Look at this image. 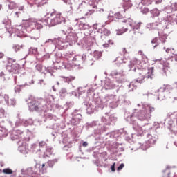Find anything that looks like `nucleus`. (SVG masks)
<instances>
[{
    "label": "nucleus",
    "instance_id": "21",
    "mask_svg": "<svg viewBox=\"0 0 177 177\" xmlns=\"http://www.w3.org/2000/svg\"><path fill=\"white\" fill-rule=\"evenodd\" d=\"M65 81L66 82H71V81H74V80H75V77H73V76H70V77H66L65 78Z\"/></svg>",
    "mask_w": 177,
    "mask_h": 177
},
{
    "label": "nucleus",
    "instance_id": "26",
    "mask_svg": "<svg viewBox=\"0 0 177 177\" xmlns=\"http://www.w3.org/2000/svg\"><path fill=\"white\" fill-rule=\"evenodd\" d=\"M111 169L112 172H115V162H114L113 165L111 167Z\"/></svg>",
    "mask_w": 177,
    "mask_h": 177
},
{
    "label": "nucleus",
    "instance_id": "8",
    "mask_svg": "<svg viewBox=\"0 0 177 177\" xmlns=\"http://www.w3.org/2000/svg\"><path fill=\"white\" fill-rule=\"evenodd\" d=\"M81 122V115L77 114L72 118L71 123L73 125H78V124Z\"/></svg>",
    "mask_w": 177,
    "mask_h": 177
},
{
    "label": "nucleus",
    "instance_id": "18",
    "mask_svg": "<svg viewBox=\"0 0 177 177\" xmlns=\"http://www.w3.org/2000/svg\"><path fill=\"white\" fill-rule=\"evenodd\" d=\"M94 57L96 58L97 59H100V57H102V53L98 52V51H95L94 52Z\"/></svg>",
    "mask_w": 177,
    "mask_h": 177
},
{
    "label": "nucleus",
    "instance_id": "15",
    "mask_svg": "<svg viewBox=\"0 0 177 177\" xmlns=\"http://www.w3.org/2000/svg\"><path fill=\"white\" fill-rule=\"evenodd\" d=\"M102 36L101 37H103V35H105V37H109V35H110L111 32H109V30H107L106 28H104L102 30Z\"/></svg>",
    "mask_w": 177,
    "mask_h": 177
},
{
    "label": "nucleus",
    "instance_id": "4",
    "mask_svg": "<svg viewBox=\"0 0 177 177\" xmlns=\"http://www.w3.org/2000/svg\"><path fill=\"white\" fill-rule=\"evenodd\" d=\"M19 67L20 66L19 64L12 62V60H10L6 65V70L7 71H9V73H14V74H16Z\"/></svg>",
    "mask_w": 177,
    "mask_h": 177
},
{
    "label": "nucleus",
    "instance_id": "35",
    "mask_svg": "<svg viewBox=\"0 0 177 177\" xmlns=\"http://www.w3.org/2000/svg\"><path fill=\"white\" fill-rule=\"evenodd\" d=\"M3 56H5V55H3V53H0V59H2V57H3Z\"/></svg>",
    "mask_w": 177,
    "mask_h": 177
},
{
    "label": "nucleus",
    "instance_id": "1",
    "mask_svg": "<svg viewBox=\"0 0 177 177\" xmlns=\"http://www.w3.org/2000/svg\"><path fill=\"white\" fill-rule=\"evenodd\" d=\"M141 24L142 23H138L137 26L133 27V22L131 19H124L122 21H120L118 24V26L122 29L117 30V35H122V34H125V32L128 31V27H132V28H136V30H138V28H140Z\"/></svg>",
    "mask_w": 177,
    "mask_h": 177
},
{
    "label": "nucleus",
    "instance_id": "5",
    "mask_svg": "<svg viewBox=\"0 0 177 177\" xmlns=\"http://www.w3.org/2000/svg\"><path fill=\"white\" fill-rule=\"evenodd\" d=\"M151 77H153V70H149L147 72V75H145V73H143V72L140 73L138 77L137 78V81L138 82H142V81H143L145 78H152Z\"/></svg>",
    "mask_w": 177,
    "mask_h": 177
},
{
    "label": "nucleus",
    "instance_id": "23",
    "mask_svg": "<svg viewBox=\"0 0 177 177\" xmlns=\"http://www.w3.org/2000/svg\"><path fill=\"white\" fill-rule=\"evenodd\" d=\"M6 75L3 72L0 73V78L1 80H6Z\"/></svg>",
    "mask_w": 177,
    "mask_h": 177
},
{
    "label": "nucleus",
    "instance_id": "32",
    "mask_svg": "<svg viewBox=\"0 0 177 177\" xmlns=\"http://www.w3.org/2000/svg\"><path fill=\"white\" fill-rule=\"evenodd\" d=\"M127 4L129 8H131L132 6V3H131V1H127Z\"/></svg>",
    "mask_w": 177,
    "mask_h": 177
},
{
    "label": "nucleus",
    "instance_id": "10",
    "mask_svg": "<svg viewBox=\"0 0 177 177\" xmlns=\"http://www.w3.org/2000/svg\"><path fill=\"white\" fill-rule=\"evenodd\" d=\"M85 56L77 55L73 57V62H85Z\"/></svg>",
    "mask_w": 177,
    "mask_h": 177
},
{
    "label": "nucleus",
    "instance_id": "12",
    "mask_svg": "<svg viewBox=\"0 0 177 177\" xmlns=\"http://www.w3.org/2000/svg\"><path fill=\"white\" fill-rule=\"evenodd\" d=\"M151 13L154 17H158V16H160V10L157 8H154L153 10H151Z\"/></svg>",
    "mask_w": 177,
    "mask_h": 177
},
{
    "label": "nucleus",
    "instance_id": "30",
    "mask_svg": "<svg viewBox=\"0 0 177 177\" xmlns=\"http://www.w3.org/2000/svg\"><path fill=\"white\" fill-rule=\"evenodd\" d=\"M172 6V9H174V10H177V3H174Z\"/></svg>",
    "mask_w": 177,
    "mask_h": 177
},
{
    "label": "nucleus",
    "instance_id": "28",
    "mask_svg": "<svg viewBox=\"0 0 177 177\" xmlns=\"http://www.w3.org/2000/svg\"><path fill=\"white\" fill-rule=\"evenodd\" d=\"M153 2H155L156 5H158L159 3H161L162 2V0H152Z\"/></svg>",
    "mask_w": 177,
    "mask_h": 177
},
{
    "label": "nucleus",
    "instance_id": "2",
    "mask_svg": "<svg viewBox=\"0 0 177 177\" xmlns=\"http://www.w3.org/2000/svg\"><path fill=\"white\" fill-rule=\"evenodd\" d=\"M62 21L63 18H62V14L53 12L50 16L46 17L44 19V23H46L47 26H50L52 27L60 24Z\"/></svg>",
    "mask_w": 177,
    "mask_h": 177
},
{
    "label": "nucleus",
    "instance_id": "27",
    "mask_svg": "<svg viewBox=\"0 0 177 177\" xmlns=\"http://www.w3.org/2000/svg\"><path fill=\"white\" fill-rule=\"evenodd\" d=\"M142 13H145V14L149 13V10L147 8H144L143 10H142Z\"/></svg>",
    "mask_w": 177,
    "mask_h": 177
},
{
    "label": "nucleus",
    "instance_id": "20",
    "mask_svg": "<svg viewBox=\"0 0 177 177\" xmlns=\"http://www.w3.org/2000/svg\"><path fill=\"white\" fill-rule=\"evenodd\" d=\"M3 174H13V171L9 168L4 169L3 170Z\"/></svg>",
    "mask_w": 177,
    "mask_h": 177
},
{
    "label": "nucleus",
    "instance_id": "25",
    "mask_svg": "<svg viewBox=\"0 0 177 177\" xmlns=\"http://www.w3.org/2000/svg\"><path fill=\"white\" fill-rule=\"evenodd\" d=\"M124 167H125V165H124V163L120 164V165L118 167L117 171H121V169H122Z\"/></svg>",
    "mask_w": 177,
    "mask_h": 177
},
{
    "label": "nucleus",
    "instance_id": "14",
    "mask_svg": "<svg viewBox=\"0 0 177 177\" xmlns=\"http://www.w3.org/2000/svg\"><path fill=\"white\" fill-rule=\"evenodd\" d=\"M50 162H52L49 161V162H48L47 164L46 163V164L41 165V169L43 172H46V170L48 169V167L49 164H50Z\"/></svg>",
    "mask_w": 177,
    "mask_h": 177
},
{
    "label": "nucleus",
    "instance_id": "3",
    "mask_svg": "<svg viewBox=\"0 0 177 177\" xmlns=\"http://www.w3.org/2000/svg\"><path fill=\"white\" fill-rule=\"evenodd\" d=\"M44 101L42 100H33L29 104V109L30 111H39V110H42L44 105L42 103Z\"/></svg>",
    "mask_w": 177,
    "mask_h": 177
},
{
    "label": "nucleus",
    "instance_id": "17",
    "mask_svg": "<svg viewBox=\"0 0 177 177\" xmlns=\"http://www.w3.org/2000/svg\"><path fill=\"white\" fill-rule=\"evenodd\" d=\"M79 27H80V30H86V28H88V27H89V26L88 25H86V24L80 23L79 24Z\"/></svg>",
    "mask_w": 177,
    "mask_h": 177
},
{
    "label": "nucleus",
    "instance_id": "37",
    "mask_svg": "<svg viewBox=\"0 0 177 177\" xmlns=\"http://www.w3.org/2000/svg\"><path fill=\"white\" fill-rule=\"evenodd\" d=\"M104 46L105 48H107V47L109 46V44H104Z\"/></svg>",
    "mask_w": 177,
    "mask_h": 177
},
{
    "label": "nucleus",
    "instance_id": "29",
    "mask_svg": "<svg viewBox=\"0 0 177 177\" xmlns=\"http://www.w3.org/2000/svg\"><path fill=\"white\" fill-rule=\"evenodd\" d=\"M4 99L6 102V103H8L9 102V95H4Z\"/></svg>",
    "mask_w": 177,
    "mask_h": 177
},
{
    "label": "nucleus",
    "instance_id": "33",
    "mask_svg": "<svg viewBox=\"0 0 177 177\" xmlns=\"http://www.w3.org/2000/svg\"><path fill=\"white\" fill-rule=\"evenodd\" d=\"M82 146H84V147H86V146H88V142H84L82 144Z\"/></svg>",
    "mask_w": 177,
    "mask_h": 177
},
{
    "label": "nucleus",
    "instance_id": "11",
    "mask_svg": "<svg viewBox=\"0 0 177 177\" xmlns=\"http://www.w3.org/2000/svg\"><path fill=\"white\" fill-rule=\"evenodd\" d=\"M23 45H19V44H15L12 46V49L15 50V52H20L21 49H23Z\"/></svg>",
    "mask_w": 177,
    "mask_h": 177
},
{
    "label": "nucleus",
    "instance_id": "16",
    "mask_svg": "<svg viewBox=\"0 0 177 177\" xmlns=\"http://www.w3.org/2000/svg\"><path fill=\"white\" fill-rule=\"evenodd\" d=\"M142 5H145V6H149V5H151L153 3V0H142Z\"/></svg>",
    "mask_w": 177,
    "mask_h": 177
},
{
    "label": "nucleus",
    "instance_id": "34",
    "mask_svg": "<svg viewBox=\"0 0 177 177\" xmlns=\"http://www.w3.org/2000/svg\"><path fill=\"white\" fill-rule=\"evenodd\" d=\"M67 39H71V40H72L73 39V37H71V35H69V36H67Z\"/></svg>",
    "mask_w": 177,
    "mask_h": 177
},
{
    "label": "nucleus",
    "instance_id": "31",
    "mask_svg": "<svg viewBox=\"0 0 177 177\" xmlns=\"http://www.w3.org/2000/svg\"><path fill=\"white\" fill-rule=\"evenodd\" d=\"M108 42L109 45H114V41H113V40H109Z\"/></svg>",
    "mask_w": 177,
    "mask_h": 177
},
{
    "label": "nucleus",
    "instance_id": "38",
    "mask_svg": "<svg viewBox=\"0 0 177 177\" xmlns=\"http://www.w3.org/2000/svg\"><path fill=\"white\" fill-rule=\"evenodd\" d=\"M123 52H124V53H127V49L126 48H123Z\"/></svg>",
    "mask_w": 177,
    "mask_h": 177
},
{
    "label": "nucleus",
    "instance_id": "36",
    "mask_svg": "<svg viewBox=\"0 0 177 177\" xmlns=\"http://www.w3.org/2000/svg\"><path fill=\"white\" fill-rule=\"evenodd\" d=\"M15 15L17 16V17H19V15H20V12H16Z\"/></svg>",
    "mask_w": 177,
    "mask_h": 177
},
{
    "label": "nucleus",
    "instance_id": "7",
    "mask_svg": "<svg viewBox=\"0 0 177 177\" xmlns=\"http://www.w3.org/2000/svg\"><path fill=\"white\" fill-rule=\"evenodd\" d=\"M140 64V60L134 58L131 61V70H136V67H138Z\"/></svg>",
    "mask_w": 177,
    "mask_h": 177
},
{
    "label": "nucleus",
    "instance_id": "13",
    "mask_svg": "<svg viewBox=\"0 0 177 177\" xmlns=\"http://www.w3.org/2000/svg\"><path fill=\"white\" fill-rule=\"evenodd\" d=\"M35 26L37 30H41L44 26L42 25V21H37L35 22Z\"/></svg>",
    "mask_w": 177,
    "mask_h": 177
},
{
    "label": "nucleus",
    "instance_id": "9",
    "mask_svg": "<svg viewBox=\"0 0 177 177\" xmlns=\"http://www.w3.org/2000/svg\"><path fill=\"white\" fill-rule=\"evenodd\" d=\"M166 53L170 57H174V56H177V52L176 50L174 48H167Z\"/></svg>",
    "mask_w": 177,
    "mask_h": 177
},
{
    "label": "nucleus",
    "instance_id": "6",
    "mask_svg": "<svg viewBox=\"0 0 177 177\" xmlns=\"http://www.w3.org/2000/svg\"><path fill=\"white\" fill-rule=\"evenodd\" d=\"M150 113H151L150 111V108L149 106H147L146 108L138 112V117H140V118H146L147 117V115L150 114Z\"/></svg>",
    "mask_w": 177,
    "mask_h": 177
},
{
    "label": "nucleus",
    "instance_id": "19",
    "mask_svg": "<svg viewBox=\"0 0 177 177\" xmlns=\"http://www.w3.org/2000/svg\"><path fill=\"white\" fill-rule=\"evenodd\" d=\"M112 17H113V19H122V15L120 12H116Z\"/></svg>",
    "mask_w": 177,
    "mask_h": 177
},
{
    "label": "nucleus",
    "instance_id": "39",
    "mask_svg": "<svg viewBox=\"0 0 177 177\" xmlns=\"http://www.w3.org/2000/svg\"><path fill=\"white\" fill-rule=\"evenodd\" d=\"M165 40H164V41H162L163 44H165Z\"/></svg>",
    "mask_w": 177,
    "mask_h": 177
},
{
    "label": "nucleus",
    "instance_id": "24",
    "mask_svg": "<svg viewBox=\"0 0 177 177\" xmlns=\"http://www.w3.org/2000/svg\"><path fill=\"white\" fill-rule=\"evenodd\" d=\"M46 145V142H45V141H41L39 142V146H40V147H44Z\"/></svg>",
    "mask_w": 177,
    "mask_h": 177
},
{
    "label": "nucleus",
    "instance_id": "22",
    "mask_svg": "<svg viewBox=\"0 0 177 177\" xmlns=\"http://www.w3.org/2000/svg\"><path fill=\"white\" fill-rule=\"evenodd\" d=\"M7 103L9 106H15L16 104V101L15 100H10Z\"/></svg>",
    "mask_w": 177,
    "mask_h": 177
}]
</instances>
